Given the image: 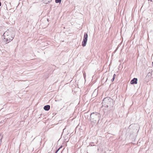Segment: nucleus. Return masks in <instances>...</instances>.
I'll return each instance as SVG.
<instances>
[{
	"instance_id": "16",
	"label": "nucleus",
	"mask_w": 153,
	"mask_h": 153,
	"mask_svg": "<svg viewBox=\"0 0 153 153\" xmlns=\"http://www.w3.org/2000/svg\"><path fill=\"white\" fill-rule=\"evenodd\" d=\"M148 1H152V0H148Z\"/></svg>"
},
{
	"instance_id": "18",
	"label": "nucleus",
	"mask_w": 153,
	"mask_h": 153,
	"mask_svg": "<svg viewBox=\"0 0 153 153\" xmlns=\"http://www.w3.org/2000/svg\"><path fill=\"white\" fill-rule=\"evenodd\" d=\"M50 1H51V0H50Z\"/></svg>"
},
{
	"instance_id": "7",
	"label": "nucleus",
	"mask_w": 153,
	"mask_h": 153,
	"mask_svg": "<svg viewBox=\"0 0 153 153\" xmlns=\"http://www.w3.org/2000/svg\"><path fill=\"white\" fill-rule=\"evenodd\" d=\"M152 75V73L150 72H149L147 74L146 76V77H148L149 79H151V77Z\"/></svg>"
},
{
	"instance_id": "12",
	"label": "nucleus",
	"mask_w": 153,
	"mask_h": 153,
	"mask_svg": "<svg viewBox=\"0 0 153 153\" xmlns=\"http://www.w3.org/2000/svg\"><path fill=\"white\" fill-rule=\"evenodd\" d=\"M93 143H90V145H91V146H94V144H93Z\"/></svg>"
},
{
	"instance_id": "2",
	"label": "nucleus",
	"mask_w": 153,
	"mask_h": 153,
	"mask_svg": "<svg viewBox=\"0 0 153 153\" xmlns=\"http://www.w3.org/2000/svg\"><path fill=\"white\" fill-rule=\"evenodd\" d=\"M100 114L97 112H93L91 114L90 116V120L92 123H98L100 119Z\"/></svg>"
},
{
	"instance_id": "11",
	"label": "nucleus",
	"mask_w": 153,
	"mask_h": 153,
	"mask_svg": "<svg viewBox=\"0 0 153 153\" xmlns=\"http://www.w3.org/2000/svg\"><path fill=\"white\" fill-rule=\"evenodd\" d=\"M62 148V146H61L57 150H56L55 153H57L59 151V150L60 149H61Z\"/></svg>"
},
{
	"instance_id": "8",
	"label": "nucleus",
	"mask_w": 153,
	"mask_h": 153,
	"mask_svg": "<svg viewBox=\"0 0 153 153\" xmlns=\"http://www.w3.org/2000/svg\"><path fill=\"white\" fill-rule=\"evenodd\" d=\"M3 138V135L1 134H0V144H1L2 142L1 140Z\"/></svg>"
},
{
	"instance_id": "1",
	"label": "nucleus",
	"mask_w": 153,
	"mask_h": 153,
	"mask_svg": "<svg viewBox=\"0 0 153 153\" xmlns=\"http://www.w3.org/2000/svg\"><path fill=\"white\" fill-rule=\"evenodd\" d=\"M3 35L5 41L9 42L13 40L15 34L13 31L7 30L4 33Z\"/></svg>"
},
{
	"instance_id": "15",
	"label": "nucleus",
	"mask_w": 153,
	"mask_h": 153,
	"mask_svg": "<svg viewBox=\"0 0 153 153\" xmlns=\"http://www.w3.org/2000/svg\"><path fill=\"white\" fill-rule=\"evenodd\" d=\"M1 2L0 1V7L1 6Z\"/></svg>"
},
{
	"instance_id": "3",
	"label": "nucleus",
	"mask_w": 153,
	"mask_h": 153,
	"mask_svg": "<svg viewBox=\"0 0 153 153\" xmlns=\"http://www.w3.org/2000/svg\"><path fill=\"white\" fill-rule=\"evenodd\" d=\"M113 100L110 97H107L104 98L102 102V106L106 108L111 106H112L113 104Z\"/></svg>"
},
{
	"instance_id": "4",
	"label": "nucleus",
	"mask_w": 153,
	"mask_h": 153,
	"mask_svg": "<svg viewBox=\"0 0 153 153\" xmlns=\"http://www.w3.org/2000/svg\"><path fill=\"white\" fill-rule=\"evenodd\" d=\"M88 38V35L86 33H85L84 34L83 40L82 43V45L83 47H85L86 46Z\"/></svg>"
},
{
	"instance_id": "10",
	"label": "nucleus",
	"mask_w": 153,
	"mask_h": 153,
	"mask_svg": "<svg viewBox=\"0 0 153 153\" xmlns=\"http://www.w3.org/2000/svg\"><path fill=\"white\" fill-rule=\"evenodd\" d=\"M62 148V146H61L57 150H56L55 153H57L59 151V150L60 149H61Z\"/></svg>"
},
{
	"instance_id": "17",
	"label": "nucleus",
	"mask_w": 153,
	"mask_h": 153,
	"mask_svg": "<svg viewBox=\"0 0 153 153\" xmlns=\"http://www.w3.org/2000/svg\"><path fill=\"white\" fill-rule=\"evenodd\" d=\"M152 64H153V62H152Z\"/></svg>"
},
{
	"instance_id": "9",
	"label": "nucleus",
	"mask_w": 153,
	"mask_h": 153,
	"mask_svg": "<svg viewBox=\"0 0 153 153\" xmlns=\"http://www.w3.org/2000/svg\"><path fill=\"white\" fill-rule=\"evenodd\" d=\"M61 1V0H55V2L56 3H60Z\"/></svg>"
},
{
	"instance_id": "5",
	"label": "nucleus",
	"mask_w": 153,
	"mask_h": 153,
	"mask_svg": "<svg viewBox=\"0 0 153 153\" xmlns=\"http://www.w3.org/2000/svg\"><path fill=\"white\" fill-rule=\"evenodd\" d=\"M137 79L136 78H134L130 82L131 84H137Z\"/></svg>"
},
{
	"instance_id": "13",
	"label": "nucleus",
	"mask_w": 153,
	"mask_h": 153,
	"mask_svg": "<svg viewBox=\"0 0 153 153\" xmlns=\"http://www.w3.org/2000/svg\"><path fill=\"white\" fill-rule=\"evenodd\" d=\"M115 79V77H113L112 79H111V81L112 82L114 81Z\"/></svg>"
},
{
	"instance_id": "14",
	"label": "nucleus",
	"mask_w": 153,
	"mask_h": 153,
	"mask_svg": "<svg viewBox=\"0 0 153 153\" xmlns=\"http://www.w3.org/2000/svg\"><path fill=\"white\" fill-rule=\"evenodd\" d=\"M116 76V75L115 74H114V75H113V77H115Z\"/></svg>"
},
{
	"instance_id": "6",
	"label": "nucleus",
	"mask_w": 153,
	"mask_h": 153,
	"mask_svg": "<svg viewBox=\"0 0 153 153\" xmlns=\"http://www.w3.org/2000/svg\"><path fill=\"white\" fill-rule=\"evenodd\" d=\"M50 108V106L49 105H45L44 107V109L45 110L48 111L49 110Z\"/></svg>"
}]
</instances>
